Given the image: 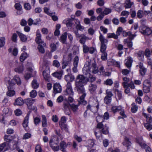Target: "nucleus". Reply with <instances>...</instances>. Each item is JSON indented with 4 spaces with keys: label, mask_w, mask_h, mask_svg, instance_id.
Segmentation results:
<instances>
[{
    "label": "nucleus",
    "mask_w": 152,
    "mask_h": 152,
    "mask_svg": "<svg viewBox=\"0 0 152 152\" xmlns=\"http://www.w3.org/2000/svg\"><path fill=\"white\" fill-rule=\"evenodd\" d=\"M86 82L85 77L81 75H79L77 76L75 81V89L77 90L79 94H81L79 102L83 105H85L87 103V102L84 100L86 94L83 85V83Z\"/></svg>",
    "instance_id": "1"
},
{
    "label": "nucleus",
    "mask_w": 152,
    "mask_h": 152,
    "mask_svg": "<svg viewBox=\"0 0 152 152\" xmlns=\"http://www.w3.org/2000/svg\"><path fill=\"white\" fill-rule=\"evenodd\" d=\"M59 139L57 137H53L50 140L49 145L52 149L55 151H57L59 150L58 145Z\"/></svg>",
    "instance_id": "2"
},
{
    "label": "nucleus",
    "mask_w": 152,
    "mask_h": 152,
    "mask_svg": "<svg viewBox=\"0 0 152 152\" xmlns=\"http://www.w3.org/2000/svg\"><path fill=\"white\" fill-rule=\"evenodd\" d=\"M5 82L7 84H10L12 83H14V82H16L18 85H20L21 83V81L20 78L18 76H15L14 77L13 79L11 80L9 77H6L5 79Z\"/></svg>",
    "instance_id": "3"
},
{
    "label": "nucleus",
    "mask_w": 152,
    "mask_h": 152,
    "mask_svg": "<svg viewBox=\"0 0 152 152\" xmlns=\"http://www.w3.org/2000/svg\"><path fill=\"white\" fill-rule=\"evenodd\" d=\"M151 86V84L150 81L148 80H145L143 83L142 88L143 92L145 93L150 92Z\"/></svg>",
    "instance_id": "4"
},
{
    "label": "nucleus",
    "mask_w": 152,
    "mask_h": 152,
    "mask_svg": "<svg viewBox=\"0 0 152 152\" xmlns=\"http://www.w3.org/2000/svg\"><path fill=\"white\" fill-rule=\"evenodd\" d=\"M76 37L78 38H80V42L83 45L85 44L87 40L89 39L84 34H79L78 31H75Z\"/></svg>",
    "instance_id": "5"
},
{
    "label": "nucleus",
    "mask_w": 152,
    "mask_h": 152,
    "mask_svg": "<svg viewBox=\"0 0 152 152\" xmlns=\"http://www.w3.org/2000/svg\"><path fill=\"white\" fill-rule=\"evenodd\" d=\"M7 88L8 91L7 92V95L9 96L12 97L15 94V91L12 89H13L15 86V84L12 83L10 84H7Z\"/></svg>",
    "instance_id": "6"
},
{
    "label": "nucleus",
    "mask_w": 152,
    "mask_h": 152,
    "mask_svg": "<svg viewBox=\"0 0 152 152\" xmlns=\"http://www.w3.org/2000/svg\"><path fill=\"white\" fill-rule=\"evenodd\" d=\"M96 105L91 106L90 104H88L86 107V110H90L92 112H97L99 108V104L98 101H96Z\"/></svg>",
    "instance_id": "7"
},
{
    "label": "nucleus",
    "mask_w": 152,
    "mask_h": 152,
    "mask_svg": "<svg viewBox=\"0 0 152 152\" xmlns=\"http://www.w3.org/2000/svg\"><path fill=\"white\" fill-rule=\"evenodd\" d=\"M140 31L142 34L145 35H149L152 33L151 30L149 27L145 26H142L140 28Z\"/></svg>",
    "instance_id": "8"
},
{
    "label": "nucleus",
    "mask_w": 152,
    "mask_h": 152,
    "mask_svg": "<svg viewBox=\"0 0 152 152\" xmlns=\"http://www.w3.org/2000/svg\"><path fill=\"white\" fill-rule=\"evenodd\" d=\"M53 92L55 94L60 93L62 91V88L59 83H56L53 86Z\"/></svg>",
    "instance_id": "9"
},
{
    "label": "nucleus",
    "mask_w": 152,
    "mask_h": 152,
    "mask_svg": "<svg viewBox=\"0 0 152 152\" xmlns=\"http://www.w3.org/2000/svg\"><path fill=\"white\" fill-rule=\"evenodd\" d=\"M90 65V63L89 62H86L84 67L83 69V74L85 75H87L88 74H90V69L89 66Z\"/></svg>",
    "instance_id": "10"
},
{
    "label": "nucleus",
    "mask_w": 152,
    "mask_h": 152,
    "mask_svg": "<svg viewBox=\"0 0 152 152\" xmlns=\"http://www.w3.org/2000/svg\"><path fill=\"white\" fill-rule=\"evenodd\" d=\"M70 104L68 102L64 103V108L65 114L68 115H69L71 114L70 110Z\"/></svg>",
    "instance_id": "11"
},
{
    "label": "nucleus",
    "mask_w": 152,
    "mask_h": 152,
    "mask_svg": "<svg viewBox=\"0 0 152 152\" xmlns=\"http://www.w3.org/2000/svg\"><path fill=\"white\" fill-rule=\"evenodd\" d=\"M35 99L31 98H28L24 100V103L27 105L28 109H31L33 104L34 102Z\"/></svg>",
    "instance_id": "12"
},
{
    "label": "nucleus",
    "mask_w": 152,
    "mask_h": 152,
    "mask_svg": "<svg viewBox=\"0 0 152 152\" xmlns=\"http://www.w3.org/2000/svg\"><path fill=\"white\" fill-rule=\"evenodd\" d=\"M41 34L39 32V30H37L36 33V37L35 39V41L37 43L39 44H43L44 42L41 39Z\"/></svg>",
    "instance_id": "13"
},
{
    "label": "nucleus",
    "mask_w": 152,
    "mask_h": 152,
    "mask_svg": "<svg viewBox=\"0 0 152 152\" xmlns=\"http://www.w3.org/2000/svg\"><path fill=\"white\" fill-rule=\"evenodd\" d=\"M79 60V58L77 56H75L73 62L74 67L72 68V70L75 73L77 71V67L78 63Z\"/></svg>",
    "instance_id": "14"
},
{
    "label": "nucleus",
    "mask_w": 152,
    "mask_h": 152,
    "mask_svg": "<svg viewBox=\"0 0 152 152\" xmlns=\"http://www.w3.org/2000/svg\"><path fill=\"white\" fill-rule=\"evenodd\" d=\"M137 66H138L140 68L139 71L141 75L142 76L144 75L146 72V69L144 67L142 63L141 62H140L139 65Z\"/></svg>",
    "instance_id": "15"
},
{
    "label": "nucleus",
    "mask_w": 152,
    "mask_h": 152,
    "mask_svg": "<svg viewBox=\"0 0 152 152\" xmlns=\"http://www.w3.org/2000/svg\"><path fill=\"white\" fill-rule=\"evenodd\" d=\"M67 34V33L65 32L63 33L60 37L59 40L63 44H67L66 42Z\"/></svg>",
    "instance_id": "16"
},
{
    "label": "nucleus",
    "mask_w": 152,
    "mask_h": 152,
    "mask_svg": "<svg viewBox=\"0 0 152 152\" xmlns=\"http://www.w3.org/2000/svg\"><path fill=\"white\" fill-rule=\"evenodd\" d=\"M132 62V58L130 57H129L125 60V64L128 69H130L131 67Z\"/></svg>",
    "instance_id": "17"
},
{
    "label": "nucleus",
    "mask_w": 152,
    "mask_h": 152,
    "mask_svg": "<svg viewBox=\"0 0 152 152\" xmlns=\"http://www.w3.org/2000/svg\"><path fill=\"white\" fill-rule=\"evenodd\" d=\"M64 79L67 83L72 82L75 80V77L71 74H68L65 75L64 76Z\"/></svg>",
    "instance_id": "18"
},
{
    "label": "nucleus",
    "mask_w": 152,
    "mask_h": 152,
    "mask_svg": "<svg viewBox=\"0 0 152 152\" xmlns=\"http://www.w3.org/2000/svg\"><path fill=\"white\" fill-rule=\"evenodd\" d=\"M24 103V101L20 97H19L15 99L14 102V104L15 105L21 106Z\"/></svg>",
    "instance_id": "19"
},
{
    "label": "nucleus",
    "mask_w": 152,
    "mask_h": 152,
    "mask_svg": "<svg viewBox=\"0 0 152 152\" xmlns=\"http://www.w3.org/2000/svg\"><path fill=\"white\" fill-rule=\"evenodd\" d=\"M136 142L138 143L142 148L144 146L145 144H146L143 140L142 137H137L136 138Z\"/></svg>",
    "instance_id": "20"
},
{
    "label": "nucleus",
    "mask_w": 152,
    "mask_h": 152,
    "mask_svg": "<svg viewBox=\"0 0 152 152\" xmlns=\"http://www.w3.org/2000/svg\"><path fill=\"white\" fill-rule=\"evenodd\" d=\"M42 74L45 81L47 82H50V78L49 72L48 70L44 71Z\"/></svg>",
    "instance_id": "21"
},
{
    "label": "nucleus",
    "mask_w": 152,
    "mask_h": 152,
    "mask_svg": "<svg viewBox=\"0 0 152 152\" xmlns=\"http://www.w3.org/2000/svg\"><path fill=\"white\" fill-rule=\"evenodd\" d=\"M16 32L18 34L21 41L23 42H25L27 41V38L25 35L18 31H16Z\"/></svg>",
    "instance_id": "22"
},
{
    "label": "nucleus",
    "mask_w": 152,
    "mask_h": 152,
    "mask_svg": "<svg viewBox=\"0 0 152 152\" xmlns=\"http://www.w3.org/2000/svg\"><path fill=\"white\" fill-rule=\"evenodd\" d=\"M99 39L101 42V45H107L108 40L105 39L101 34H100Z\"/></svg>",
    "instance_id": "23"
},
{
    "label": "nucleus",
    "mask_w": 152,
    "mask_h": 152,
    "mask_svg": "<svg viewBox=\"0 0 152 152\" xmlns=\"http://www.w3.org/2000/svg\"><path fill=\"white\" fill-rule=\"evenodd\" d=\"M91 69H92V71L94 74L97 73L99 72L98 67L95 61L92 63Z\"/></svg>",
    "instance_id": "24"
},
{
    "label": "nucleus",
    "mask_w": 152,
    "mask_h": 152,
    "mask_svg": "<svg viewBox=\"0 0 152 152\" xmlns=\"http://www.w3.org/2000/svg\"><path fill=\"white\" fill-rule=\"evenodd\" d=\"M97 86L95 84L91 83L89 85L88 90L91 93L93 94L97 88Z\"/></svg>",
    "instance_id": "25"
},
{
    "label": "nucleus",
    "mask_w": 152,
    "mask_h": 152,
    "mask_svg": "<svg viewBox=\"0 0 152 152\" xmlns=\"http://www.w3.org/2000/svg\"><path fill=\"white\" fill-rule=\"evenodd\" d=\"M36 20H37V21L35 22L34 21V20H33L31 18H29L28 21V25L30 26L32 25V24L34 25H37L40 22V20L39 18H37L36 19Z\"/></svg>",
    "instance_id": "26"
},
{
    "label": "nucleus",
    "mask_w": 152,
    "mask_h": 152,
    "mask_svg": "<svg viewBox=\"0 0 152 152\" xmlns=\"http://www.w3.org/2000/svg\"><path fill=\"white\" fill-rule=\"evenodd\" d=\"M122 144L124 145L126 147L127 149H128L129 146H130L132 144V143L129 141V139L126 137L124 138Z\"/></svg>",
    "instance_id": "27"
},
{
    "label": "nucleus",
    "mask_w": 152,
    "mask_h": 152,
    "mask_svg": "<svg viewBox=\"0 0 152 152\" xmlns=\"http://www.w3.org/2000/svg\"><path fill=\"white\" fill-rule=\"evenodd\" d=\"M67 146L66 143L64 141H61L60 143V150L63 152H66V149Z\"/></svg>",
    "instance_id": "28"
},
{
    "label": "nucleus",
    "mask_w": 152,
    "mask_h": 152,
    "mask_svg": "<svg viewBox=\"0 0 152 152\" xmlns=\"http://www.w3.org/2000/svg\"><path fill=\"white\" fill-rule=\"evenodd\" d=\"M142 114L144 117L146 118L147 122L151 123L152 122V118L149 114L144 113H142Z\"/></svg>",
    "instance_id": "29"
},
{
    "label": "nucleus",
    "mask_w": 152,
    "mask_h": 152,
    "mask_svg": "<svg viewBox=\"0 0 152 152\" xmlns=\"http://www.w3.org/2000/svg\"><path fill=\"white\" fill-rule=\"evenodd\" d=\"M46 44L45 43H44L42 44H39L38 46V49L39 51L42 53H45V50L44 47L46 46Z\"/></svg>",
    "instance_id": "30"
},
{
    "label": "nucleus",
    "mask_w": 152,
    "mask_h": 152,
    "mask_svg": "<svg viewBox=\"0 0 152 152\" xmlns=\"http://www.w3.org/2000/svg\"><path fill=\"white\" fill-rule=\"evenodd\" d=\"M62 75V74L61 72H56L52 74L53 77L59 80L61 79Z\"/></svg>",
    "instance_id": "31"
},
{
    "label": "nucleus",
    "mask_w": 152,
    "mask_h": 152,
    "mask_svg": "<svg viewBox=\"0 0 152 152\" xmlns=\"http://www.w3.org/2000/svg\"><path fill=\"white\" fill-rule=\"evenodd\" d=\"M66 1L67 0H58L57 1V5L59 8H61L63 7L66 4Z\"/></svg>",
    "instance_id": "32"
},
{
    "label": "nucleus",
    "mask_w": 152,
    "mask_h": 152,
    "mask_svg": "<svg viewBox=\"0 0 152 152\" xmlns=\"http://www.w3.org/2000/svg\"><path fill=\"white\" fill-rule=\"evenodd\" d=\"M108 127H107L106 124L104 125V127L101 129L100 131L102 134L103 133L104 134H108Z\"/></svg>",
    "instance_id": "33"
},
{
    "label": "nucleus",
    "mask_w": 152,
    "mask_h": 152,
    "mask_svg": "<svg viewBox=\"0 0 152 152\" xmlns=\"http://www.w3.org/2000/svg\"><path fill=\"white\" fill-rule=\"evenodd\" d=\"M123 80L124 81L122 83L123 86L124 88H126V87L128 86V82L129 81V79L126 77H124L123 78Z\"/></svg>",
    "instance_id": "34"
},
{
    "label": "nucleus",
    "mask_w": 152,
    "mask_h": 152,
    "mask_svg": "<svg viewBox=\"0 0 152 152\" xmlns=\"http://www.w3.org/2000/svg\"><path fill=\"white\" fill-rule=\"evenodd\" d=\"M32 87L34 89H37L39 86V84L36 79H34L31 83Z\"/></svg>",
    "instance_id": "35"
},
{
    "label": "nucleus",
    "mask_w": 152,
    "mask_h": 152,
    "mask_svg": "<svg viewBox=\"0 0 152 152\" xmlns=\"http://www.w3.org/2000/svg\"><path fill=\"white\" fill-rule=\"evenodd\" d=\"M77 23H76V24L77 25L76 26V29L82 31L84 29V27L80 25L79 20H77Z\"/></svg>",
    "instance_id": "36"
},
{
    "label": "nucleus",
    "mask_w": 152,
    "mask_h": 152,
    "mask_svg": "<svg viewBox=\"0 0 152 152\" xmlns=\"http://www.w3.org/2000/svg\"><path fill=\"white\" fill-rule=\"evenodd\" d=\"M121 107L120 106H113L111 108L112 111L114 113L121 110Z\"/></svg>",
    "instance_id": "37"
},
{
    "label": "nucleus",
    "mask_w": 152,
    "mask_h": 152,
    "mask_svg": "<svg viewBox=\"0 0 152 152\" xmlns=\"http://www.w3.org/2000/svg\"><path fill=\"white\" fill-rule=\"evenodd\" d=\"M42 126L43 127H47V124L46 116L44 115H42Z\"/></svg>",
    "instance_id": "38"
},
{
    "label": "nucleus",
    "mask_w": 152,
    "mask_h": 152,
    "mask_svg": "<svg viewBox=\"0 0 152 152\" xmlns=\"http://www.w3.org/2000/svg\"><path fill=\"white\" fill-rule=\"evenodd\" d=\"M65 21L67 27L69 29H71L72 25V20L71 19H67Z\"/></svg>",
    "instance_id": "39"
},
{
    "label": "nucleus",
    "mask_w": 152,
    "mask_h": 152,
    "mask_svg": "<svg viewBox=\"0 0 152 152\" xmlns=\"http://www.w3.org/2000/svg\"><path fill=\"white\" fill-rule=\"evenodd\" d=\"M125 7L126 8H129L131 7L134 4L132 2H131L130 0H126L125 2Z\"/></svg>",
    "instance_id": "40"
},
{
    "label": "nucleus",
    "mask_w": 152,
    "mask_h": 152,
    "mask_svg": "<svg viewBox=\"0 0 152 152\" xmlns=\"http://www.w3.org/2000/svg\"><path fill=\"white\" fill-rule=\"evenodd\" d=\"M50 47L51 48L50 52H53L57 49V46L54 43H51L50 45Z\"/></svg>",
    "instance_id": "41"
},
{
    "label": "nucleus",
    "mask_w": 152,
    "mask_h": 152,
    "mask_svg": "<svg viewBox=\"0 0 152 152\" xmlns=\"http://www.w3.org/2000/svg\"><path fill=\"white\" fill-rule=\"evenodd\" d=\"M70 107L74 113H75L77 112L78 109V105L72 104L71 105L70 104Z\"/></svg>",
    "instance_id": "42"
},
{
    "label": "nucleus",
    "mask_w": 152,
    "mask_h": 152,
    "mask_svg": "<svg viewBox=\"0 0 152 152\" xmlns=\"http://www.w3.org/2000/svg\"><path fill=\"white\" fill-rule=\"evenodd\" d=\"M28 56V55L26 53H22L20 57V60L21 62L23 61Z\"/></svg>",
    "instance_id": "43"
},
{
    "label": "nucleus",
    "mask_w": 152,
    "mask_h": 152,
    "mask_svg": "<svg viewBox=\"0 0 152 152\" xmlns=\"http://www.w3.org/2000/svg\"><path fill=\"white\" fill-rule=\"evenodd\" d=\"M107 35L108 38H113L115 39H117L118 38V35L116 34H115L114 33L108 34Z\"/></svg>",
    "instance_id": "44"
},
{
    "label": "nucleus",
    "mask_w": 152,
    "mask_h": 152,
    "mask_svg": "<svg viewBox=\"0 0 152 152\" xmlns=\"http://www.w3.org/2000/svg\"><path fill=\"white\" fill-rule=\"evenodd\" d=\"M5 43V38L4 37H0V48L3 47Z\"/></svg>",
    "instance_id": "45"
},
{
    "label": "nucleus",
    "mask_w": 152,
    "mask_h": 152,
    "mask_svg": "<svg viewBox=\"0 0 152 152\" xmlns=\"http://www.w3.org/2000/svg\"><path fill=\"white\" fill-rule=\"evenodd\" d=\"M113 83V82L111 79H107L104 82V84L107 86H111Z\"/></svg>",
    "instance_id": "46"
},
{
    "label": "nucleus",
    "mask_w": 152,
    "mask_h": 152,
    "mask_svg": "<svg viewBox=\"0 0 152 152\" xmlns=\"http://www.w3.org/2000/svg\"><path fill=\"white\" fill-rule=\"evenodd\" d=\"M23 70V66L22 65L18 66L15 69V71L16 72L19 73H22Z\"/></svg>",
    "instance_id": "47"
},
{
    "label": "nucleus",
    "mask_w": 152,
    "mask_h": 152,
    "mask_svg": "<svg viewBox=\"0 0 152 152\" xmlns=\"http://www.w3.org/2000/svg\"><path fill=\"white\" fill-rule=\"evenodd\" d=\"M90 47H89L86 45L84 44L83 46V53H87L88 52Z\"/></svg>",
    "instance_id": "48"
},
{
    "label": "nucleus",
    "mask_w": 152,
    "mask_h": 152,
    "mask_svg": "<svg viewBox=\"0 0 152 152\" xmlns=\"http://www.w3.org/2000/svg\"><path fill=\"white\" fill-rule=\"evenodd\" d=\"M59 125L62 129H64L66 131H68L67 126L65 123H59Z\"/></svg>",
    "instance_id": "49"
},
{
    "label": "nucleus",
    "mask_w": 152,
    "mask_h": 152,
    "mask_svg": "<svg viewBox=\"0 0 152 152\" xmlns=\"http://www.w3.org/2000/svg\"><path fill=\"white\" fill-rule=\"evenodd\" d=\"M102 53L101 58L102 60L105 61L107 59V54L106 52H102Z\"/></svg>",
    "instance_id": "50"
},
{
    "label": "nucleus",
    "mask_w": 152,
    "mask_h": 152,
    "mask_svg": "<svg viewBox=\"0 0 152 152\" xmlns=\"http://www.w3.org/2000/svg\"><path fill=\"white\" fill-rule=\"evenodd\" d=\"M88 146L89 148H92L94 145V140H88L87 141Z\"/></svg>",
    "instance_id": "51"
},
{
    "label": "nucleus",
    "mask_w": 152,
    "mask_h": 152,
    "mask_svg": "<svg viewBox=\"0 0 152 152\" xmlns=\"http://www.w3.org/2000/svg\"><path fill=\"white\" fill-rule=\"evenodd\" d=\"M145 127L148 131H150L152 129V125L148 123L144 124Z\"/></svg>",
    "instance_id": "52"
},
{
    "label": "nucleus",
    "mask_w": 152,
    "mask_h": 152,
    "mask_svg": "<svg viewBox=\"0 0 152 152\" xmlns=\"http://www.w3.org/2000/svg\"><path fill=\"white\" fill-rule=\"evenodd\" d=\"M122 69L121 72L123 75L126 76L129 74L130 72V69Z\"/></svg>",
    "instance_id": "53"
},
{
    "label": "nucleus",
    "mask_w": 152,
    "mask_h": 152,
    "mask_svg": "<svg viewBox=\"0 0 152 152\" xmlns=\"http://www.w3.org/2000/svg\"><path fill=\"white\" fill-rule=\"evenodd\" d=\"M115 91L117 93V96L118 99L119 100H120L122 98V95L121 92V91H120L118 89H117L115 90Z\"/></svg>",
    "instance_id": "54"
},
{
    "label": "nucleus",
    "mask_w": 152,
    "mask_h": 152,
    "mask_svg": "<svg viewBox=\"0 0 152 152\" xmlns=\"http://www.w3.org/2000/svg\"><path fill=\"white\" fill-rule=\"evenodd\" d=\"M111 12V10L110 9L106 8L104 9L102 12L104 15H106L110 13Z\"/></svg>",
    "instance_id": "55"
},
{
    "label": "nucleus",
    "mask_w": 152,
    "mask_h": 152,
    "mask_svg": "<svg viewBox=\"0 0 152 152\" xmlns=\"http://www.w3.org/2000/svg\"><path fill=\"white\" fill-rule=\"evenodd\" d=\"M112 100V98L110 97L106 96L104 99V102L106 104H108L111 102Z\"/></svg>",
    "instance_id": "56"
},
{
    "label": "nucleus",
    "mask_w": 152,
    "mask_h": 152,
    "mask_svg": "<svg viewBox=\"0 0 152 152\" xmlns=\"http://www.w3.org/2000/svg\"><path fill=\"white\" fill-rule=\"evenodd\" d=\"M142 148L145 149L146 152H152L151 148L146 144H145L144 146Z\"/></svg>",
    "instance_id": "57"
},
{
    "label": "nucleus",
    "mask_w": 152,
    "mask_h": 152,
    "mask_svg": "<svg viewBox=\"0 0 152 152\" xmlns=\"http://www.w3.org/2000/svg\"><path fill=\"white\" fill-rule=\"evenodd\" d=\"M66 92L67 93V95H69L71 96H73L74 92L73 91L72 88L66 90Z\"/></svg>",
    "instance_id": "58"
},
{
    "label": "nucleus",
    "mask_w": 152,
    "mask_h": 152,
    "mask_svg": "<svg viewBox=\"0 0 152 152\" xmlns=\"http://www.w3.org/2000/svg\"><path fill=\"white\" fill-rule=\"evenodd\" d=\"M34 124L36 126L38 125L40 123L41 120L39 118L36 117L34 118Z\"/></svg>",
    "instance_id": "59"
},
{
    "label": "nucleus",
    "mask_w": 152,
    "mask_h": 152,
    "mask_svg": "<svg viewBox=\"0 0 152 152\" xmlns=\"http://www.w3.org/2000/svg\"><path fill=\"white\" fill-rule=\"evenodd\" d=\"M30 94L31 97L34 98L36 96L37 93L36 90H33L30 92Z\"/></svg>",
    "instance_id": "60"
},
{
    "label": "nucleus",
    "mask_w": 152,
    "mask_h": 152,
    "mask_svg": "<svg viewBox=\"0 0 152 152\" xmlns=\"http://www.w3.org/2000/svg\"><path fill=\"white\" fill-rule=\"evenodd\" d=\"M11 137V136L10 135H5L4 137V139L6 142H10L11 141V140L10 139Z\"/></svg>",
    "instance_id": "61"
},
{
    "label": "nucleus",
    "mask_w": 152,
    "mask_h": 152,
    "mask_svg": "<svg viewBox=\"0 0 152 152\" xmlns=\"http://www.w3.org/2000/svg\"><path fill=\"white\" fill-rule=\"evenodd\" d=\"M119 19L116 18H113L112 20L113 24L116 25H118L119 24Z\"/></svg>",
    "instance_id": "62"
},
{
    "label": "nucleus",
    "mask_w": 152,
    "mask_h": 152,
    "mask_svg": "<svg viewBox=\"0 0 152 152\" xmlns=\"http://www.w3.org/2000/svg\"><path fill=\"white\" fill-rule=\"evenodd\" d=\"M143 12L141 10H139L137 13V17L139 18H141L143 17Z\"/></svg>",
    "instance_id": "63"
},
{
    "label": "nucleus",
    "mask_w": 152,
    "mask_h": 152,
    "mask_svg": "<svg viewBox=\"0 0 152 152\" xmlns=\"http://www.w3.org/2000/svg\"><path fill=\"white\" fill-rule=\"evenodd\" d=\"M35 152H42L41 146L39 145H37L35 148Z\"/></svg>",
    "instance_id": "64"
}]
</instances>
